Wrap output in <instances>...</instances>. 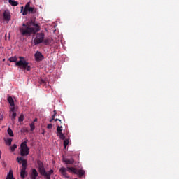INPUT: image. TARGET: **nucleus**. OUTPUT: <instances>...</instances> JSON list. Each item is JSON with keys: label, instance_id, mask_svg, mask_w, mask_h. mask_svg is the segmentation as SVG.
Wrapping results in <instances>:
<instances>
[{"label": "nucleus", "instance_id": "nucleus-1", "mask_svg": "<svg viewBox=\"0 0 179 179\" xmlns=\"http://www.w3.org/2000/svg\"><path fill=\"white\" fill-rule=\"evenodd\" d=\"M33 26H34V27H30L29 23L22 24V27L20 28V31L22 36H31V34H36V33L40 31V26H38V24L33 23Z\"/></svg>", "mask_w": 179, "mask_h": 179}, {"label": "nucleus", "instance_id": "nucleus-2", "mask_svg": "<svg viewBox=\"0 0 179 179\" xmlns=\"http://www.w3.org/2000/svg\"><path fill=\"white\" fill-rule=\"evenodd\" d=\"M77 169H75L74 167H69L67 168L65 167H61L59 170L62 177H64V178H69V174L66 173V171H69V173H73L74 174H76Z\"/></svg>", "mask_w": 179, "mask_h": 179}, {"label": "nucleus", "instance_id": "nucleus-3", "mask_svg": "<svg viewBox=\"0 0 179 179\" xmlns=\"http://www.w3.org/2000/svg\"><path fill=\"white\" fill-rule=\"evenodd\" d=\"M20 61L15 63L16 66H19L21 69H24L26 71H31V67L29 66V62L24 60V57H19Z\"/></svg>", "mask_w": 179, "mask_h": 179}, {"label": "nucleus", "instance_id": "nucleus-4", "mask_svg": "<svg viewBox=\"0 0 179 179\" xmlns=\"http://www.w3.org/2000/svg\"><path fill=\"white\" fill-rule=\"evenodd\" d=\"M57 136L59 137L60 139L64 141V146L66 148L68 145H69V140L65 139V136L64 133H62V126H57Z\"/></svg>", "mask_w": 179, "mask_h": 179}, {"label": "nucleus", "instance_id": "nucleus-5", "mask_svg": "<svg viewBox=\"0 0 179 179\" xmlns=\"http://www.w3.org/2000/svg\"><path fill=\"white\" fill-rule=\"evenodd\" d=\"M17 160L19 163H20V162H22V166L20 172L21 178H26V169L27 167V161L26 159H23L22 157H17Z\"/></svg>", "mask_w": 179, "mask_h": 179}, {"label": "nucleus", "instance_id": "nucleus-6", "mask_svg": "<svg viewBox=\"0 0 179 179\" xmlns=\"http://www.w3.org/2000/svg\"><path fill=\"white\" fill-rule=\"evenodd\" d=\"M21 12H22L23 16H26L27 13H31L34 14L36 13V10L33 7H30V2H28L26 5L25 7L24 8L23 6L21 7Z\"/></svg>", "mask_w": 179, "mask_h": 179}, {"label": "nucleus", "instance_id": "nucleus-7", "mask_svg": "<svg viewBox=\"0 0 179 179\" xmlns=\"http://www.w3.org/2000/svg\"><path fill=\"white\" fill-rule=\"evenodd\" d=\"M45 37V35L43 32L36 34V36L34 39V45H37L38 44H41V43L44 41Z\"/></svg>", "mask_w": 179, "mask_h": 179}, {"label": "nucleus", "instance_id": "nucleus-8", "mask_svg": "<svg viewBox=\"0 0 179 179\" xmlns=\"http://www.w3.org/2000/svg\"><path fill=\"white\" fill-rule=\"evenodd\" d=\"M30 152V149L27 147V142L24 141L21 143V156H27Z\"/></svg>", "mask_w": 179, "mask_h": 179}, {"label": "nucleus", "instance_id": "nucleus-9", "mask_svg": "<svg viewBox=\"0 0 179 179\" xmlns=\"http://www.w3.org/2000/svg\"><path fill=\"white\" fill-rule=\"evenodd\" d=\"M35 57V61L37 62H40V61H43L44 59V55L39 51H36V52L34 55Z\"/></svg>", "mask_w": 179, "mask_h": 179}, {"label": "nucleus", "instance_id": "nucleus-10", "mask_svg": "<svg viewBox=\"0 0 179 179\" xmlns=\"http://www.w3.org/2000/svg\"><path fill=\"white\" fill-rule=\"evenodd\" d=\"M3 19L6 20V22L10 21V13L9 11L6 10L3 13Z\"/></svg>", "mask_w": 179, "mask_h": 179}, {"label": "nucleus", "instance_id": "nucleus-11", "mask_svg": "<svg viewBox=\"0 0 179 179\" xmlns=\"http://www.w3.org/2000/svg\"><path fill=\"white\" fill-rule=\"evenodd\" d=\"M63 162L66 164H73L75 163V159L73 158L68 159V158H63Z\"/></svg>", "mask_w": 179, "mask_h": 179}, {"label": "nucleus", "instance_id": "nucleus-12", "mask_svg": "<svg viewBox=\"0 0 179 179\" xmlns=\"http://www.w3.org/2000/svg\"><path fill=\"white\" fill-rule=\"evenodd\" d=\"M86 172L85 171V170L83 169H79L76 171V174H77V176H78V177L80 178H82V177H83V175Z\"/></svg>", "mask_w": 179, "mask_h": 179}, {"label": "nucleus", "instance_id": "nucleus-13", "mask_svg": "<svg viewBox=\"0 0 179 179\" xmlns=\"http://www.w3.org/2000/svg\"><path fill=\"white\" fill-rule=\"evenodd\" d=\"M38 170L40 173V174H41V176H47V171H45V168H44V166H42L41 168H38Z\"/></svg>", "mask_w": 179, "mask_h": 179}, {"label": "nucleus", "instance_id": "nucleus-14", "mask_svg": "<svg viewBox=\"0 0 179 179\" xmlns=\"http://www.w3.org/2000/svg\"><path fill=\"white\" fill-rule=\"evenodd\" d=\"M52 174H54V170L50 169L48 173L46 172V175L44 177H46V179H51Z\"/></svg>", "mask_w": 179, "mask_h": 179}, {"label": "nucleus", "instance_id": "nucleus-15", "mask_svg": "<svg viewBox=\"0 0 179 179\" xmlns=\"http://www.w3.org/2000/svg\"><path fill=\"white\" fill-rule=\"evenodd\" d=\"M8 3H10L11 6H17L19 5V3L15 0H8Z\"/></svg>", "mask_w": 179, "mask_h": 179}, {"label": "nucleus", "instance_id": "nucleus-16", "mask_svg": "<svg viewBox=\"0 0 179 179\" xmlns=\"http://www.w3.org/2000/svg\"><path fill=\"white\" fill-rule=\"evenodd\" d=\"M7 100L11 107L15 106V101H13V98H12V96H9Z\"/></svg>", "mask_w": 179, "mask_h": 179}, {"label": "nucleus", "instance_id": "nucleus-17", "mask_svg": "<svg viewBox=\"0 0 179 179\" xmlns=\"http://www.w3.org/2000/svg\"><path fill=\"white\" fill-rule=\"evenodd\" d=\"M43 43L45 44V45H50V44L52 43V40H51L50 38L43 39Z\"/></svg>", "mask_w": 179, "mask_h": 179}, {"label": "nucleus", "instance_id": "nucleus-18", "mask_svg": "<svg viewBox=\"0 0 179 179\" xmlns=\"http://www.w3.org/2000/svg\"><path fill=\"white\" fill-rule=\"evenodd\" d=\"M31 177H38V172H37V170L36 169H32V172L31 173Z\"/></svg>", "mask_w": 179, "mask_h": 179}, {"label": "nucleus", "instance_id": "nucleus-19", "mask_svg": "<svg viewBox=\"0 0 179 179\" xmlns=\"http://www.w3.org/2000/svg\"><path fill=\"white\" fill-rule=\"evenodd\" d=\"M6 179H15V178H13V171H9V173L7 175Z\"/></svg>", "mask_w": 179, "mask_h": 179}, {"label": "nucleus", "instance_id": "nucleus-20", "mask_svg": "<svg viewBox=\"0 0 179 179\" xmlns=\"http://www.w3.org/2000/svg\"><path fill=\"white\" fill-rule=\"evenodd\" d=\"M8 61H10V62H17V57L16 56L15 57H11L8 59Z\"/></svg>", "mask_w": 179, "mask_h": 179}, {"label": "nucleus", "instance_id": "nucleus-21", "mask_svg": "<svg viewBox=\"0 0 179 179\" xmlns=\"http://www.w3.org/2000/svg\"><path fill=\"white\" fill-rule=\"evenodd\" d=\"M6 142V145H7V146H10V145H12V138H8L5 140Z\"/></svg>", "mask_w": 179, "mask_h": 179}, {"label": "nucleus", "instance_id": "nucleus-22", "mask_svg": "<svg viewBox=\"0 0 179 179\" xmlns=\"http://www.w3.org/2000/svg\"><path fill=\"white\" fill-rule=\"evenodd\" d=\"M16 115H17V114L16 113V112H12L11 120H12L13 122L16 120Z\"/></svg>", "mask_w": 179, "mask_h": 179}, {"label": "nucleus", "instance_id": "nucleus-23", "mask_svg": "<svg viewBox=\"0 0 179 179\" xmlns=\"http://www.w3.org/2000/svg\"><path fill=\"white\" fill-rule=\"evenodd\" d=\"M39 83L43 86H47V81H45L44 79H41Z\"/></svg>", "mask_w": 179, "mask_h": 179}, {"label": "nucleus", "instance_id": "nucleus-24", "mask_svg": "<svg viewBox=\"0 0 179 179\" xmlns=\"http://www.w3.org/2000/svg\"><path fill=\"white\" fill-rule=\"evenodd\" d=\"M7 132L10 136H14L13 131H12V129H10V127L8 129Z\"/></svg>", "mask_w": 179, "mask_h": 179}, {"label": "nucleus", "instance_id": "nucleus-25", "mask_svg": "<svg viewBox=\"0 0 179 179\" xmlns=\"http://www.w3.org/2000/svg\"><path fill=\"white\" fill-rule=\"evenodd\" d=\"M37 164L38 166V169L41 168V167H44V164H43V162L38 160L37 161Z\"/></svg>", "mask_w": 179, "mask_h": 179}, {"label": "nucleus", "instance_id": "nucleus-26", "mask_svg": "<svg viewBox=\"0 0 179 179\" xmlns=\"http://www.w3.org/2000/svg\"><path fill=\"white\" fill-rule=\"evenodd\" d=\"M24 120V116L23 115H20L18 119L19 122H23Z\"/></svg>", "mask_w": 179, "mask_h": 179}, {"label": "nucleus", "instance_id": "nucleus-27", "mask_svg": "<svg viewBox=\"0 0 179 179\" xmlns=\"http://www.w3.org/2000/svg\"><path fill=\"white\" fill-rule=\"evenodd\" d=\"M30 128L31 131H34V129H36V126L34 125V122L30 124Z\"/></svg>", "mask_w": 179, "mask_h": 179}, {"label": "nucleus", "instance_id": "nucleus-28", "mask_svg": "<svg viewBox=\"0 0 179 179\" xmlns=\"http://www.w3.org/2000/svg\"><path fill=\"white\" fill-rule=\"evenodd\" d=\"M17 148V145H16V144H14L12 147H11V152H15V150Z\"/></svg>", "mask_w": 179, "mask_h": 179}, {"label": "nucleus", "instance_id": "nucleus-29", "mask_svg": "<svg viewBox=\"0 0 179 179\" xmlns=\"http://www.w3.org/2000/svg\"><path fill=\"white\" fill-rule=\"evenodd\" d=\"M10 109L11 113H16V111H15V106H11V108H10Z\"/></svg>", "mask_w": 179, "mask_h": 179}, {"label": "nucleus", "instance_id": "nucleus-30", "mask_svg": "<svg viewBox=\"0 0 179 179\" xmlns=\"http://www.w3.org/2000/svg\"><path fill=\"white\" fill-rule=\"evenodd\" d=\"M47 128H48V129H52V124H48Z\"/></svg>", "mask_w": 179, "mask_h": 179}, {"label": "nucleus", "instance_id": "nucleus-31", "mask_svg": "<svg viewBox=\"0 0 179 179\" xmlns=\"http://www.w3.org/2000/svg\"><path fill=\"white\" fill-rule=\"evenodd\" d=\"M2 166H3V167H6V162H2Z\"/></svg>", "mask_w": 179, "mask_h": 179}, {"label": "nucleus", "instance_id": "nucleus-32", "mask_svg": "<svg viewBox=\"0 0 179 179\" xmlns=\"http://www.w3.org/2000/svg\"><path fill=\"white\" fill-rule=\"evenodd\" d=\"M23 132H29V130H27V128L23 129Z\"/></svg>", "mask_w": 179, "mask_h": 179}, {"label": "nucleus", "instance_id": "nucleus-33", "mask_svg": "<svg viewBox=\"0 0 179 179\" xmlns=\"http://www.w3.org/2000/svg\"><path fill=\"white\" fill-rule=\"evenodd\" d=\"M30 177H31V179H36V178H37L36 176H30Z\"/></svg>", "mask_w": 179, "mask_h": 179}, {"label": "nucleus", "instance_id": "nucleus-34", "mask_svg": "<svg viewBox=\"0 0 179 179\" xmlns=\"http://www.w3.org/2000/svg\"><path fill=\"white\" fill-rule=\"evenodd\" d=\"M1 157H2V151H1L0 150V159H1Z\"/></svg>", "mask_w": 179, "mask_h": 179}, {"label": "nucleus", "instance_id": "nucleus-35", "mask_svg": "<svg viewBox=\"0 0 179 179\" xmlns=\"http://www.w3.org/2000/svg\"><path fill=\"white\" fill-rule=\"evenodd\" d=\"M55 115H57V114L54 113V115L52 116V118L55 119Z\"/></svg>", "mask_w": 179, "mask_h": 179}, {"label": "nucleus", "instance_id": "nucleus-36", "mask_svg": "<svg viewBox=\"0 0 179 179\" xmlns=\"http://www.w3.org/2000/svg\"><path fill=\"white\" fill-rule=\"evenodd\" d=\"M59 121L61 122V120L59 119H55V122Z\"/></svg>", "mask_w": 179, "mask_h": 179}, {"label": "nucleus", "instance_id": "nucleus-37", "mask_svg": "<svg viewBox=\"0 0 179 179\" xmlns=\"http://www.w3.org/2000/svg\"><path fill=\"white\" fill-rule=\"evenodd\" d=\"M53 121H55V119H53V117H52V119L50 120V122H52Z\"/></svg>", "mask_w": 179, "mask_h": 179}, {"label": "nucleus", "instance_id": "nucleus-38", "mask_svg": "<svg viewBox=\"0 0 179 179\" xmlns=\"http://www.w3.org/2000/svg\"><path fill=\"white\" fill-rule=\"evenodd\" d=\"M34 122H37V118H35V119L34 120Z\"/></svg>", "mask_w": 179, "mask_h": 179}, {"label": "nucleus", "instance_id": "nucleus-39", "mask_svg": "<svg viewBox=\"0 0 179 179\" xmlns=\"http://www.w3.org/2000/svg\"><path fill=\"white\" fill-rule=\"evenodd\" d=\"M54 114H57V110H54Z\"/></svg>", "mask_w": 179, "mask_h": 179}, {"label": "nucleus", "instance_id": "nucleus-40", "mask_svg": "<svg viewBox=\"0 0 179 179\" xmlns=\"http://www.w3.org/2000/svg\"><path fill=\"white\" fill-rule=\"evenodd\" d=\"M44 133H45V131H43L42 134H43V135H44Z\"/></svg>", "mask_w": 179, "mask_h": 179}]
</instances>
